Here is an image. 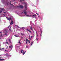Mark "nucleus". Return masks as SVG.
<instances>
[{"label": "nucleus", "mask_w": 61, "mask_h": 61, "mask_svg": "<svg viewBox=\"0 0 61 61\" xmlns=\"http://www.w3.org/2000/svg\"><path fill=\"white\" fill-rule=\"evenodd\" d=\"M18 8H23V6L21 5H20L19 6H17Z\"/></svg>", "instance_id": "nucleus-1"}, {"label": "nucleus", "mask_w": 61, "mask_h": 61, "mask_svg": "<svg viewBox=\"0 0 61 61\" xmlns=\"http://www.w3.org/2000/svg\"><path fill=\"white\" fill-rule=\"evenodd\" d=\"M30 28L31 30H32L33 31V27H32V26H31L30 27Z\"/></svg>", "instance_id": "nucleus-2"}, {"label": "nucleus", "mask_w": 61, "mask_h": 61, "mask_svg": "<svg viewBox=\"0 0 61 61\" xmlns=\"http://www.w3.org/2000/svg\"><path fill=\"white\" fill-rule=\"evenodd\" d=\"M14 23V22H13V20H12L11 21V23H10V24L11 25H12V24H13V23Z\"/></svg>", "instance_id": "nucleus-3"}, {"label": "nucleus", "mask_w": 61, "mask_h": 61, "mask_svg": "<svg viewBox=\"0 0 61 61\" xmlns=\"http://www.w3.org/2000/svg\"><path fill=\"white\" fill-rule=\"evenodd\" d=\"M40 31L41 32L40 36H41L42 34V31L41 29H40Z\"/></svg>", "instance_id": "nucleus-4"}, {"label": "nucleus", "mask_w": 61, "mask_h": 61, "mask_svg": "<svg viewBox=\"0 0 61 61\" xmlns=\"http://www.w3.org/2000/svg\"><path fill=\"white\" fill-rule=\"evenodd\" d=\"M27 10V6H26V5H25V11H26V10Z\"/></svg>", "instance_id": "nucleus-5"}, {"label": "nucleus", "mask_w": 61, "mask_h": 61, "mask_svg": "<svg viewBox=\"0 0 61 61\" xmlns=\"http://www.w3.org/2000/svg\"><path fill=\"white\" fill-rule=\"evenodd\" d=\"M9 31H11V32H12V29H11V27H10L9 29Z\"/></svg>", "instance_id": "nucleus-6"}, {"label": "nucleus", "mask_w": 61, "mask_h": 61, "mask_svg": "<svg viewBox=\"0 0 61 61\" xmlns=\"http://www.w3.org/2000/svg\"><path fill=\"white\" fill-rule=\"evenodd\" d=\"M27 31H29V32H30V33H31V31L29 30H28V29H27Z\"/></svg>", "instance_id": "nucleus-7"}, {"label": "nucleus", "mask_w": 61, "mask_h": 61, "mask_svg": "<svg viewBox=\"0 0 61 61\" xmlns=\"http://www.w3.org/2000/svg\"><path fill=\"white\" fill-rule=\"evenodd\" d=\"M0 58H2V57H0ZM0 60H4V59H0Z\"/></svg>", "instance_id": "nucleus-8"}, {"label": "nucleus", "mask_w": 61, "mask_h": 61, "mask_svg": "<svg viewBox=\"0 0 61 61\" xmlns=\"http://www.w3.org/2000/svg\"><path fill=\"white\" fill-rule=\"evenodd\" d=\"M35 16H36V15H34L33 16H32L34 18L36 17Z\"/></svg>", "instance_id": "nucleus-9"}, {"label": "nucleus", "mask_w": 61, "mask_h": 61, "mask_svg": "<svg viewBox=\"0 0 61 61\" xmlns=\"http://www.w3.org/2000/svg\"><path fill=\"white\" fill-rule=\"evenodd\" d=\"M7 33V31H6V32L5 33V35H6V36H7V34H6Z\"/></svg>", "instance_id": "nucleus-10"}, {"label": "nucleus", "mask_w": 61, "mask_h": 61, "mask_svg": "<svg viewBox=\"0 0 61 61\" xmlns=\"http://www.w3.org/2000/svg\"><path fill=\"white\" fill-rule=\"evenodd\" d=\"M26 52V51H25V52L24 53V51H23V55H24V54H25V53Z\"/></svg>", "instance_id": "nucleus-11"}, {"label": "nucleus", "mask_w": 61, "mask_h": 61, "mask_svg": "<svg viewBox=\"0 0 61 61\" xmlns=\"http://www.w3.org/2000/svg\"><path fill=\"white\" fill-rule=\"evenodd\" d=\"M7 19L8 20H11V18H10L8 17Z\"/></svg>", "instance_id": "nucleus-12"}, {"label": "nucleus", "mask_w": 61, "mask_h": 61, "mask_svg": "<svg viewBox=\"0 0 61 61\" xmlns=\"http://www.w3.org/2000/svg\"><path fill=\"white\" fill-rule=\"evenodd\" d=\"M18 43H19L20 44V45H21V42H20V40H19V42H18Z\"/></svg>", "instance_id": "nucleus-13"}, {"label": "nucleus", "mask_w": 61, "mask_h": 61, "mask_svg": "<svg viewBox=\"0 0 61 61\" xmlns=\"http://www.w3.org/2000/svg\"><path fill=\"white\" fill-rule=\"evenodd\" d=\"M24 14H25V15H26V12H24Z\"/></svg>", "instance_id": "nucleus-14"}, {"label": "nucleus", "mask_w": 61, "mask_h": 61, "mask_svg": "<svg viewBox=\"0 0 61 61\" xmlns=\"http://www.w3.org/2000/svg\"><path fill=\"white\" fill-rule=\"evenodd\" d=\"M23 51H23V50H21V53H23Z\"/></svg>", "instance_id": "nucleus-15"}, {"label": "nucleus", "mask_w": 61, "mask_h": 61, "mask_svg": "<svg viewBox=\"0 0 61 61\" xmlns=\"http://www.w3.org/2000/svg\"><path fill=\"white\" fill-rule=\"evenodd\" d=\"M14 36H15V37H18V36L17 35H15Z\"/></svg>", "instance_id": "nucleus-16"}, {"label": "nucleus", "mask_w": 61, "mask_h": 61, "mask_svg": "<svg viewBox=\"0 0 61 61\" xmlns=\"http://www.w3.org/2000/svg\"><path fill=\"white\" fill-rule=\"evenodd\" d=\"M21 35H22V36H24L25 35V34H23L22 33H21Z\"/></svg>", "instance_id": "nucleus-17"}, {"label": "nucleus", "mask_w": 61, "mask_h": 61, "mask_svg": "<svg viewBox=\"0 0 61 61\" xmlns=\"http://www.w3.org/2000/svg\"><path fill=\"white\" fill-rule=\"evenodd\" d=\"M9 41L10 43H11V39H9Z\"/></svg>", "instance_id": "nucleus-18"}, {"label": "nucleus", "mask_w": 61, "mask_h": 61, "mask_svg": "<svg viewBox=\"0 0 61 61\" xmlns=\"http://www.w3.org/2000/svg\"><path fill=\"white\" fill-rule=\"evenodd\" d=\"M7 53L6 54V56H8L9 55H8L7 54Z\"/></svg>", "instance_id": "nucleus-19"}, {"label": "nucleus", "mask_w": 61, "mask_h": 61, "mask_svg": "<svg viewBox=\"0 0 61 61\" xmlns=\"http://www.w3.org/2000/svg\"><path fill=\"white\" fill-rule=\"evenodd\" d=\"M36 34H37V36H38V35L37 34V32H36Z\"/></svg>", "instance_id": "nucleus-20"}, {"label": "nucleus", "mask_w": 61, "mask_h": 61, "mask_svg": "<svg viewBox=\"0 0 61 61\" xmlns=\"http://www.w3.org/2000/svg\"><path fill=\"white\" fill-rule=\"evenodd\" d=\"M10 5H13V4H11V1L10 2Z\"/></svg>", "instance_id": "nucleus-21"}, {"label": "nucleus", "mask_w": 61, "mask_h": 61, "mask_svg": "<svg viewBox=\"0 0 61 61\" xmlns=\"http://www.w3.org/2000/svg\"><path fill=\"white\" fill-rule=\"evenodd\" d=\"M2 11H0V14H1V13H2Z\"/></svg>", "instance_id": "nucleus-22"}, {"label": "nucleus", "mask_w": 61, "mask_h": 61, "mask_svg": "<svg viewBox=\"0 0 61 61\" xmlns=\"http://www.w3.org/2000/svg\"><path fill=\"white\" fill-rule=\"evenodd\" d=\"M6 44H8V42H6Z\"/></svg>", "instance_id": "nucleus-23"}, {"label": "nucleus", "mask_w": 61, "mask_h": 61, "mask_svg": "<svg viewBox=\"0 0 61 61\" xmlns=\"http://www.w3.org/2000/svg\"><path fill=\"white\" fill-rule=\"evenodd\" d=\"M26 39V41H28V39Z\"/></svg>", "instance_id": "nucleus-24"}, {"label": "nucleus", "mask_w": 61, "mask_h": 61, "mask_svg": "<svg viewBox=\"0 0 61 61\" xmlns=\"http://www.w3.org/2000/svg\"><path fill=\"white\" fill-rule=\"evenodd\" d=\"M28 41L29 43H29H30V41L28 40Z\"/></svg>", "instance_id": "nucleus-25"}, {"label": "nucleus", "mask_w": 61, "mask_h": 61, "mask_svg": "<svg viewBox=\"0 0 61 61\" xmlns=\"http://www.w3.org/2000/svg\"><path fill=\"white\" fill-rule=\"evenodd\" d=\"M9 48H11V47L10 46H9Z\"/></svg>", "instance_id": "nucleus-26"}, {"label": "nucleus", "mask_w": 61, "mask_h": 61, "mask_svg": "<svg viewBox=\"0 0 61 61\" xmlns=\"http://www.w3.org/2000/svg\"><path fill=\"white\" fill-rule=\"evenodd\" d=\"M17 27H18V28H20V27H19V26H17Z\"/></svg>", "instance_id": "nucleus-27"}, {"label": "nucleus", "mask_w": 61, "mask_h": 61, "mask_svg": "<svg viewBox=\"0 0 61 61\" xmlns=\"http://www.w3.org/2000/svg\"><path fill=\"white\" fill-rule=\"evenodd\" d=\"M26 44H27V41H26Z\"/></svg>", "instance_id": "nucleus-28"}, {"label": "nucleus", "mask_w": 61, "mask_h": 61, "mask_svg": "<svg viewBox=\"0 0 61 61\" xmlns=\"http://www.w3.org/2000/svg\"><path fill=\"white\" fill-rule=\"evenodd\" d=\"M36 40L37 41L38 40V39H37V38H36Z\"/></svg>", "instance_id": "nucleus-29"}, {"label": "nucleus", "mask_w": 61, "mask_h": 61, "mask_svg": "<svg viewBox=\"0 0 61 61\" xmlns=\"http://www.w3.org/2000/svg\"><path fill=\"white\" fill-rule=\"evenodd\" d=\"M2 10H4V8H3L1 9Z\"/></svg>", "instance_id": "nucleus-30"}, {"label": "nucleus", "mask_w": 61, "mask_h": 61, "mask_svg": "<svg viewBox=\"0 0 61 61\" xmlns=\"http://www.w3.org/2000/svg\"><path fill=\"white\" fill-rule=\"evenodd\" d=\"M32 37H33V36H31V38H32Z\"/></svg>", "instance_id": "nucleus-31"}, {"label": "nucleus", "mask_w": 61, "mask_h": 61, "mask_svg": "<svg viewBox=\"0 0 61 61\" xmlns=\"http://www.w3.org/2000/svg\"><path fill=\"white\" fill-rule=\"evenodd\" d=\"M11 48H13V46H12V45H11Z\"/></svg>", "instance_id": "nucleus-32"}, {"label": "nucleus", "mask_w": 61, "mask_h": 61, "mask_svg": "<svg viewBox=\"0 0 61 61\" xmlns=\"http://www.w3.org/2000/svg\"><path fill=\"white\" fill-rule=\"evenodd\" d=\"M14 1H17V0H12Z\"/></svg>", "instance_id": "nucleus-33"}, {"label": "nucleus", "mask_w": 61, "mask_h": 61, "mask_svg": "<svg viewBox=\"0 0 61 61\" xmlns=\"http://www.w3.org/2000/svg\"><path fill=\"white\" fill-rule=\"evenodd\" d=\"M3 12L4 13H5V14L6 13V12Z\"/></svg>", "instance_id": "nucleus-34"}, {"label": "nucleus", "mask_w": 61, "mask_h": 61, "mask_svg": "<svg viewBox=\"0 0 61 61\" xmlns=\"http://www.w3.org/2000/svg\"><path fill=\"white\" fill-rule=\"evenodd\" d=\"M28 47V46H26V48H27Z\"/></svg>", "instance_id": "nucleus-35"}, {"label": "nucleus", "mask_w": 61, "mask_h": 61, "mask_svg": "<svg viewBox=\"0 0 61 61\" xmlns=\"http://www.w3.org/2000/svg\"><path fill=\"white\" fill-rule=\"evenodd\" d=\"M22 1L21 0H20V2H22Z\"/></svg>", "instance_id": "nucleus-36"}, {"label": "nucleus", "mask_w": 61, "mask_h": 61, "mask_svg": "<svg viewBox=\"0 0 61 61\" xmlns=\"http://www.w3.org/2000/svg\"><path fill=\"white\" fill-rule=\"evenodd\" d=\"M27 16L28 17V16H29V15H27Z\"/></svg>", "instance_id": "nucleus-37"}, {"label": "nucleus", "mask_w": 61, "mask_h": 61, "mask_svg": "<svg viewBox=\"0 0 61 61\" xmlns=\"http://www.w3.org/2000/svg\"><path fill=\"white\" fill-rule=\"evenodd\" d=\"M8 48V46H7V49Z\"/></svg>", "instance_id": "nucleus-38"}, {"label": "nucleus", "mask_w": 61, "mask_h": 61, "mask_svg": "<svg viewBox=\"0 0 61 61\" xmlns=\"http://www.w3.org/2000/svg\"><path fill=\"white\" fill-rule=\"evenodd\" d=\"M9 27H10V26H9L8 27V28H9Z\"/></svg>", "instance_id": "nucleus-39"}, {"label": "nucleus", "mask_w": 61, "mask_h": 61, "mask_svg": "<svg viewBox=\"0 0 61 61\" xmlns=\"http://www.w3.org/2000/svg\"><path fill=\"white\" fill-rule=\"evenodd\" d=\"M36 14H37L38 15V14H37V13H36Z\"/></svg>", "instance_id": "nucleus-40"}, {"label": "nucleus", "mask_w": 61, "mask_h": 61, "mask_svg": "<svg viewBox=\"0 0 61 61\" xmlns=\"http://www.w3.org/2000/svg\"><path fill=\"white\" fill-rule=\"evenodd\" d=\"M2 49L4 50V48H2Z\"/></svg>", "instance_id": "nucleus-41"}, {"label": "nucleus", "mask_w": 61, "mask_h": 61, "mask_svg": "<svg viewBox=\"0 0 61 61\" xmlns=\"http://www.w3.org/2000/svg\"><path fill=\"white\" fill-rule=\"evenodd\" d=\"M2 55H0V56H2Z\"/></svg>", "instance_id": "nucleus-42"}, {"label": "nucleus", "mask_w": 61, "mask_h": 61, "mask_svg": "<svg viewBox=\"0 0 61 61\" xmlns=\"http://www.w3.org/2000/svg\"><path fill=\"white\" fill-rule=\"evenodd\" d=\"M22 0V1H24V0Z\"/></svg>", "instance_id": "nucleus-43"}, {"label": "nucleus", "mask_w": 61, "mask_h": 61, "mask_svg": "<svg viewBox=\"0 0 61 61\" xmlns=\"http://www.w3.org/2000/svg\"><path fill=\"white\" fill-rule=\"evenodd\" d=\"M32 45V43H31V45Z\"/></svg>", "instance_id": "nucleus-44"}, {"label": "nucleus", "mask_w": 61, "mask_h": 61, "mask_svg": "<svg viewBox=\"0 0 61 61\" xmlns=\"http://www.w3.org/2000/svg\"><path fill=\"white\" fill-rule=\"evenodd\" d=\"M21 38H22V39L23 38V37H21Z\"/></svg>", "instance_id": "nucleus-45"}, {"label": "nucleus", "mask_w": 61, "mask_h": 61, "mask_svg": "<svg viewBox=\"0 0 61 61\" xmlns=\"http://www.w3.org/2000/svg\"><path fill=\"white\" fill-rule=\"evenodd\" d=\"M15 26H16V25H15Z\"/></svg>", "instance_id": "nucleus-46"}, {"label": "nucleus", "mask_w": 61, "mask_h": 61, "mask_svg": "<svg viewBox=\"0 0 61 61\" xmlns=\"http://www.w3.org/2000/svg\"><path fill=\"white\" fill-rule=\"evenodd\" d=\"M2 33L1 32H0V33Z\"/></svg>", "instance_id": "nucleus-47"}, {"label": "nucleus", "mask_w": 61, "mask_h": 61, "mask_svg": "<svg viewBox=\"0 0 61 61\" xmlns=\"http://www.w3.org/2000/svg\"><path fill=\"white\" fill-rule=\"evenodd\" d=\"M0 50H2V49H0Z\"/></svg>", "instance_id": "nucleus-48"}, {"label": "nucleus", "mask_w": 61, "mask_h": 61, "mask_svg": "<svg viewBox=\"0 0 61 61\" xmlns=\"http://www.w3.org/2000/svg\"><path fill=\"white\" fill-rule=\"evenodd\" d=\"M7 52H8V51H7Z\"/></svg>", "instance_id": "nucleus-49"}, {"label": "nucleus", "mask_w": 61, "mask_h": 61, "mask_svg": "<svg viewBox=\"0 0 61 61\" xmlns=\"http://www.w3.org/2000/svg\"><path fill=\"white\" fill-rule=\"evenodd\" d=\"M5 51H6V50H5Z\"/></svg>", "instance_id": "nucleus-50"}]
</instances>
